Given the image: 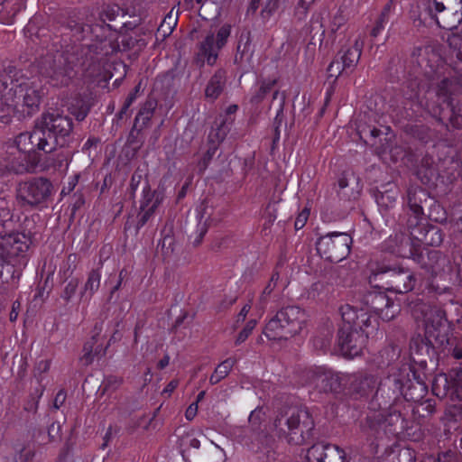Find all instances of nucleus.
<instances>
[{"label": "nucleus", "mask_w": 462, "mask_h": 462, "mask_svg": "<svg viewBox=\"0 0 462 462\" xmlns=\"http://www.w3.org/2000/svg\"><path fill=\"white\" fill-rule=\"evenodd\" d=\"M340 314L343 323L338 329L337 344L343 356L353 358L362 353L367 339L377 333L378 321L350 305L342 306Z\"/></svg>", "instance_id": "obj_1"}, {"label": "nucleus", "mask_w": 462, "mask_h": 462, "mask_svg": "<svg viewBox=\"0 0 462 462\" xmlns=\"http://www.w3.org/2000/svg\"><path fill=\"white\" fill-rule=\"evenodd\" d=\"M462 86L456 79H444L434 92H428L425 103L427 112L441 123L449 122L455 128L462 127V100L456 103V96Z\"/></svg>", "instance_id": "obj_2"}, {"label": "nucleus", "mask_w": 462, "mask_h": 462, "mask_svg": "<svg viewBox=\"0 0 462 462\" xmlns=\"http://www.w3.org/2000/svg\"><path fill=\"white\" fill-rule=\"evenodd\" d=\"M427 393V385L417 376L410 366H402L397 373L391 374L382 383L374 395L376 401L383 399L384 406L395 402L402 403L403 400L417 402Z\"/></svg>", "instance_id": "obj_3"}, {"label": "nucleus", "mask_w": 462, "mask_h": 462, "mask_svg": "<svg viewBox=\"0 0 462 462\" xmlns=\"http://www.w3.org/2000/svg\"><path fill=\"white\" fill-rule=\"evenodd\" d=\"M14 86V94L8 97L12 102L5 106L8 118L12 115L25 117L36 114L45 94L40 76L28 71H15Z\"/></svg>", "instance_id": "obj_4"}, {"label": "nucleus", "mask_w": 462, "mask_h": 462, "mask_svg": "<svg viewBox=\"0 0 462 462\" xmlns=\"http://www.w3.org/2000/svg\"><path fill=\"white\" fill-rule=\"evenodd\" d=\"M68 28L77 41L89 40L91 43L87 46L97 55L108 56L117 49L115 42L116 30L114 25L103 20L97 19L92 23L70 21Z\"/></svg>", "instance_id": "obj_5"}, {"label": "nucleus", "mask_w": 462, "mask_h": 462, "mask_svg": "<svg viewBox=\"0 0 462 462\" xmlns=\"http://www.w3.org/2000/svg\"><path fill=\"white\" fill-rule=\"evenodd\" d=\"M274 427L289 443L302 445L311 437L314 420L306 409L287 407L279 411Z\"/></svg>", "instance_id": "obj_6"}, {"label": "nucleus", "mask_w": 462, "mask_h": 462, "mask_svg": "<svg viewBox=\"0 0 462 462\" xmlns=\"http://www.w3.org/2000/svg\"><path fill=\"white\" fill-rule=\"evenodd\" d=\"M307 322V314L298 306H286L280 309L269 319L263 334L270 340H286L303 329Z\"/></svg>", "instance_id": "obj_7"}, {"label": "nucleus", "mask_w": 462, "mask_h": 462, "mask_svg": "<svg viewBox=\"0 0 462 462\" xmlns=\"http://www.w3.org/2000/svg\"><path fill=\"white\" fill-rule=\"evenodd\" d=\"M73 129L72 119L59 111L53 110L42 116L40 130L46 136V146L51 147V152L57 146H64L67 143V138Z\"/></svg>", "instance_id": "obj_8"}, {"label": "nucleus", "mask_w": 462, "mask_h": 462, "mask_svg": "<svg viewBox=\"0 0 462 462\" xmlns=\"http://www.w3.org/2000/svg\"><path fill=\"white\" fill-rule=\"evenodd\" d=\"M39 72L49 84L57 88L68 86L74 77L71 63L61 52L42 58L39 62Z\"/></svg>", "instance_id": "obj_9"}, {"label": "nucleus", "mask_w": 462, "mask_h": 462, "mask_svg": "<svg viewBox=\"0 0 462 462\" xmlns=\"http://www.w3.org/2000/svg\"><path fill=\"white\" fill-rule=\"evenodd\" d=\"M426 10L440 28L452 30L462 23V0H429Z\"/></svg>", "instance_id": "obj_10"}, {"label": "nucleus", "mask_w": 462, "mask_h": 462, "mask_svg": "<svg viewBox=\"0 0 462 462\" xmlns=\"http://www.w3.org/2000/svg\"><path fill=\"white\" fill-rule=\"evenodd\" d=\"M344 375L322 366L310 367L302 371L303 383L322 393H339L344 389Z\"/></svg>", "instance_id": "obj_11"}, {"label": "nucleus", "mask_w": 462, "mask_h": 462, "mask_svg": "<svg viewBox=\"0 0 462 462\" xmlns=\"http://www.w3.org/2000/svg\"><path fill=\"white\" fill-rule=\"evenodd\" d=\"M52 191L53 186L48 179L37 177L19 183L16 197L22 205L33 208L44 204Z\"/></svg>", "instance_id": "obj_12"}, {"label": "nucleus", "mask_w": 462, "mask_h": 462, "mask_svg": "<svg viewBox=\"0 0 462 462\" xmlns=\"http://www.w3.org/2000/svg\"><path fill=\"white\" fill-rule=\"evenodd\" d=\"M351 236L345 232H332L319 237L316 246L319 254L332 263H338L350 253Z\"/></svg>", "instance_id": "obj_13"}, {"label": "nucleus", "mask_w": 462, "mask_h": 462, "mask_svg": "<svg viewBox=\"0 0 462 462\" xmlns=\"http://www.w3.org/2000/svg\"><path fill=\"white\" fill-rule=\"evenodd\" d=\"M385 400H387V395H384L383 399L376 401L383 411L375 415L374 419H376L379 428H382L386 433L398 435L408 428V421L401 409L402 404L400 402H392V403L384 406L383 402Z\"/></svg>", "instance_id": "obj_14"}, {"label": "nucleus", "mask_w": 462, "mask_h": 462, "mask_svg": "<svg viewBox=\"0 0 462 462\" xmlns=\"http://www.w3.org/2000/svg\"><path fill=\"white\" fill-rule=\"evenodd\" d=\"M5 147V153L0 156V177L9 172L23 174L34 171L37 166L34 155L19 151L15 147Z\"/></svg>", "instance_id": "obj_15"}, {"label": "nucleus", "mask_w": 462, "mask_h": 462, "mask_svg": "<svg viewBox=\"0 0 462 462\" xmlns=\"http://www.w3.org/2000/svg\"><path fill=\"white\" fill-rule=\"evenodd\" d=\"M231 33V26L225 24L219 28L217 35L209 32L205 39L199 43L197 53V60L203 66L205 63L209 66L215 65L218 57V51L226 45Z\"/></svg>", "instance_id": "obj_16"}, {"label": "nucleus", "mask_w": 462, "mask_h": 462, "mask_svg": "<svg viewBox=\"0 0 462 462\" xmlns=\"http://www.w3.org/2000/svg\"><path fill=\"white\" fill-rule=\"evenodd\" d=\"M362 302L365 309L356 310L357 311L364 310L369 316L368 311H373L380 316L384 321H390L394 319L400 312V304L392 300L384 292L378 291H370L366 292L363 298Z\"/></svg>", "instance_id": "obj_17"}, {"label": "nucleus", "mask_w": 462, "mask_h": 462, "mask_svg": "<svg viewBox=\"0 0 462 462\" xmlns=\"http://www.w3.org/2000/svg\"><path fill=\"white\" fill-rule=\"evenodd\" d=\"M425 336L435 349L444 351L449 345H452L449 326L447 319L439 313L426 318Z\"/></svg>", "instance_id": "obj_18"}, {"label": "nucleus", "mask_w": 462, "mask_h": 462, "mask_svg": "<svg viewBox=\"0 0 462 462\" xmlns=\"http://www.w3.org/2000/svg\"><path fill=\"white\" fill-rule=\"evenodd\" d=\"M46 136L40 128L32 133L24 132L19 134L14 140L5 143V146L15 147L19 151L31 153V151L37 148L45 152H51V147L46 146Z\"/></svg>", "instance_id": "obj_19"}, {"label": "nucleus", "mask_w": 462, "mask_h": 462, "mask_svg": "<svg viewBox=\"0 0 462 462\" xmlns=\"http://www.w3.org/2000/svg\"><path fill=\"white\" fill-rule=\"evenodd\" d=\"M306 457L309 462H344L346 453L337 445L319 442L308 449Z\"/></svg>", "instance_id": "obj_20"}, {"label": "nucleus", "mask_w": 462, "mask_h": 462, "mask_svg": "<svg viewBox=\"0 0 462 462\" xmlns=\"http://www.w3.org/2000/svg\"><path fill=\"white\" fill-rule=\"evenodd\" d=\"M377 384L374 375L359 372L356 374H345L344 388L348 386L352 394L365 396L374 391Z\"/></svg>", "instance_id": "obj_21"}, {"label": "nucleus", "mask_w": 462, "mask_h": 462, "mask_svg": "<svg viewBox=\"0 0 462 462\" xmlns=\"http://www.w3.org/2000/svg\"><path fill=\"white\" fill-rule=\"evenodd\" d=\"M387 289L396 293H406L415 285V278L409 269L393 268L386 272Z\"/></svg>", "instance_id": "obj_22"}, {"label": "nucleus", "mask_w": 462, "mask_h": 462, "mask_svg": "<svg viewBox=\"0 0 462 462\" xmlns=\"http://www.w3.org/2000/svg\"><path fill=\"white\" fill-rule=\"evenodd\" d=\"M428 198L427 192L419 187H410L407 191L408 206L411 216L408 219L407 226L411 229L419 225L423 216V208L421 203L426 201Z\"/></svg>", "instance_id": "obj_23"}, {"label": "nucleus", "mask_w": 462, "mask_h": 462, "mask_svg": "<svg viewBox=\"0 0 462 462\" xmlns=\"http://www.w3.org/2000/svg\"><path fill=\"white\" fill-rule=\"evenodd\" d=\"M413 58L427 77H432L438 71L441 62L439 55L430 46L420 47L413 51Z\"/></svg>", "instance_id": "obj_24"}, {"label": "nucleus", "mask_w": 462, "mask_h": 462, "mask_svg": "<svg viewBox=\"0 0 462 462\" xmlns=\"http://www.w3.org/2000/svg\"><path fill=\"white\" fill-rule=\"evenodd\" d=\"M18 71L17 69H9L8 72L0 73V119L3 122L8 121V113L5 111V104H9L12 102L11 99L8 98L9 96L13 97L14 94V72Z\"/></svg>", "instance_id": "obj_25"}, {"label": "nucleus", "mask_w": 462, "mask_h": 462, "mask_svg": "<svg viewBox=\"0 0 462 462\" xmlns=\"http://www.w3.org/2000/svg\"><path fill=\"white\" fill-rule=\"evenodd\" d=\"M386 249L397 255L409 258L414 254V245L411 238L403 233H396L385 242Z\"/></svg>", "instance_id": "obj_26"}, {"label": "nucleus", "mask_w": 462, "mask_h": 462, "mask_svg": "<svg viewBox=\"0 0 462 462\" xmlns=\"http://www.w3.org/2000/svg\"><path fill=\"white\" fill-rule=\"evenodd\" d=\"M10 227L0 231V237L5 239V248L8 252L9 258L17 256L25 252L29 245L26 236L22 233L8 232Z\"/></svg>", "instance_id": "obj_27"}, {"label": "nucleus", "mask_w": 462, "mask_h": 462, "mask_svg": "<svg viewBox=\"0 0 462 462\" xmlns=\"http://www.w3.org/2000/svg\"><path fill=\"white\" fill-rule=\"evenodd\" d=\"M143 197L140 203L141 212L138 215L137 229H140L147 223L160 204L158 196L155 197L154 192L148 187L143 188Z\"/></svg>", "instance_id": "obj_28"}, {"label": "nucleus", "mask_w": 462, "mask_h": 462, "mask_svg": "<svg viewBox=\"0 0 462 462\" xmlns=\"http://www.w3.org/2000/svg\"><path fill=\"white\" fill-rule=\"evenodd\" d=\"M411 355L414 362L426 364L427 358L432 359L436 349L434 346L425 338L418 336L413 337L410 344Z\"/></svg>", "instance_id": "obj_29"}, {"label": "nucleus", "mask_w": 462, "mask_h": 462, "mask_svg": "<svg viewBox=\"0 0 462 462\" xmlns=\"http://www.w3.org/2000/svg\"><path fill=\"white\" fill-rule=\"evenodd\" d=\"M363 47L364 40L357 38L352 47L339 52L337 59L347 69H353L361 57Z\"/></svg>", "instance_id": "obj_30"}, {"label": "nucleus", "mask_w": 462, "mask_h": 462, "mask_svg": "<svg viewBox=\"0 0 462 462\" xmlns=\"http://www.w3.org/2000/svg\"><path fill=\"white\" fill-rule=\"evenodd\" d=\"M226 85V71L218 69L209 79L206 89L205 96L211 100L217 99L224 90Z\"/></svg>", "instance_id": "obj_31"}, {"label": "nucleus", "mask_w": 462, "mask_h": 462, "mask_svg": "<svg viewBox=\"0 0 462 462\" xmlns=\"http://www.w3.org/2000/svg\"><path fill=\"white\" fill-rule=\"evenodd\" d=\"M157 107V101L154 98H148L141 106L134 124V128L141 131L147 126Z\"/></svg>", "instance_id": "obj_32"}, {"label": "nucleus", "mask_w": 462, "mask_h": 462, "mask_svg": "<svg viewBox=\"0 0 462 462\" xmlns=\"http://www.w3.org/2000/svg\"><path fill=\"white\" fill-rule=\"evenodd\" d=\"M430 267L432 273L438 275L441 273L450 272L452 269L450 259L441 252L432 250L429 253Z\"/></svg>", "instance_id": "obj_33"}, {"label": "nucleus", "mask_w": 462, "mask_h": 462, "mask_svg": "<svg viewBox=\"0 0 462 462\" xmlns=\"http://www.w3.org/2000/svg\"><path fill=\"white\" fill-rule=\"evenodd\" d=\"M101 274L97 270H92L88 273L87 282L80 291V300L83 301H89L96 291L100 287Z\"/></svg>", "instance_id": "obj_34"}, {"label": "nucleus", "mask_w": 462, "mask_h": 462, "mask_svg": "<svg viewBox=\"0 0 462 462\" xmlns=\"http://www.w3.org/2000/svg\"><path fill=\"white\" fill-rule=\"evenodd\" d=\"M393 1L390 0L381 11L378 18L375 20L374 26L372 28L370 32V36L372 38H376L381 32L384 29L385 25L389 23L391 17L393 13Z\"/></svg>", "instance_id": "obj_35"}, {"label": "nucleus", "mask_w": 462, "mask_h": 462, "mask_svg": "<svg viewBox=\"0 0 462 462\" xmlns=\"http://www.w3.org/2000/svg\"><path fill=\"white\" fill-rule=\"evenodd\" d=\"M452 386L449 374H437L432 381V393L439 398L447 396L449 389Z\"/></svg>", "instance_id": "obj_36"}, {"label": "nucleus", "mask_w": 462, "mask_h": 462, "mask_svg": "<svg viewBox=\"0 0 462 462\" xmlns=\"http://www.w3.org/2000/svg\"><path fill=\"white\" fill-rule=\"evenodd\" d=\"M236 360L235 358H226L223 362H221L215 369L214 373L211 374L209 378V383L211 384H217L221 380L226 378L234 365H236Z\"/></svg>", "instance_id": "obj_37"}, {"label": "nucleus", "mask_w": 462, "mask_h": 462, "mask_svg": "<svg viewBox=\"0 0 462 462\" xmlns=\"http://www.w3.org/2000/svg\"><path fill=\"white\" fill-rule=\"evenodd\" d=\"M310 43L321 46L325 37V29L319 17L312 18L310 24Z\"/></svg>", "instance_id": "obj_38"}, {"label": "nucleus", "mask_w": 462, "mask_h": 462, "mask_svg": "<svg viewBox=\"0 0 462 462\" xmlns=\"http://www.w3.org/2000/svg\"><path fill=\"white\" fill-rule=\"evenodd\" d=\"M69 109L78 121H82L89 112V105L81 97H75Z\"/></svg>", "instance_id": "obj_39"}, {"label": "nucleus", "mask_w": 462, "mask_h": 462, "mask_svg": "<svg viewBox=\"0 0 462 462\" xmlns=\"http://www.w3.org/2000/svg\"><path fill=\"white\" fill-rule=\"evenodd\" d=\"M271 441L272 437H270L266 432L261 431L254 434V439L251 441V443L245 442V444L250 449L257 452L268 447Z\"/></svg>", "instance_id": "obj_40"}, {"label": "nucleus", "mask_w": 462, "mask_h": 462, "mask_svg": "<svg viewBox=\"0 0 462 462\" xmlns=\"http://www.w3.org/2000/svg\"><path fill=\"white\" fill-rule=\"evenodd\" d=\"M276 84L275 79H264L261 82L259 89L251 97V102L258 104L263 101L266 95L271 92L274 85Z\"/></svg>", "instance_id": "obj_41"}, {"label": "nucleus", "mask_w": 462, "mask_h": 462, "mask_svg": "<svg viewBox=\"0 0 462 462\" xmlns=\"http://www.w3.org/2000/svg\"><path fill=\"white\" fill-rule=\"evenodd\" d=\"M448 43L452 50V53L457 60L462 61V32L449 35L448 38Z\"/></svg>", "instance_id": "obj_42"}, {"label": "nucleus", "mask_w": 462, "mask_h": 462, "mask_svg": "<svg viewBox=\"0 0 462 462\" xmlns=\"http://www.w3.org/2000/svg\"><path fill=\"white\" fill-rule=\"evenodd\" d=\"M77 255L69 254L67 257L66 263L63 266L60 267L59 274L61 276L63 281H67L71 277L75 268H76Z\"/></svg>", "instance_id": "obj_43"}, {"label": "nucleus", "mask_w": 462, "mask_h": 462, "mask_svg": "<svg viewBox=\"0 0 462 462\" xmlns=\"http://www.w3.org/2000/svg\"><path fill=\"white\" fill-rule=\"evenodd\" d=\"M177 24V18L172 16L171 14H168L161 23L158 28V33L163 38L169 36Z\"/></svg>", "instance_id": "obj_44"}, {"label": "nucleus", "mask_w": 462, "mask_h": 462, "mask_svg": "<svg viewBox=\"0 0 462 462\" xmlns=\"http://www.w3.org/2000/svg\"><path fill=\"white\" fill-rule=\"evenodd\" d=\"M123 383V379L115 375L106 376L101 384L102 393L115 392Z\"/></svg>", "instance_id": "obj_45"}, {"label": "nucleus", "mask_w": 462, "mask_h": 462, "mask_svg": "<svg viewBox=\"0 0 462 462\" xmlns=\"http://www.w3.org/2000/svg\"><path fill=\"white\" fill-rule=\"evenodd\" d=\"M120 14V8L116 5L110 6L107 5L103 8L101 13L99 14L98 20H103L105 23H110L116 19V17Z\"/></svg>", "instance_id": "obj_46"}, {"label": "nucleus", "mask_w": 462, "mask_h": 462, "mask_svg": "<svg viewBox=\"0 0 462 462\" xmlns=\"http://www.w3.org/2000/svg\"><path fill=\"white\" fill-rule=\"evenodd\" d=\"M79 284V281L78 278H71L65 285L60 297L65 301H67V302L71 300V298L75 295V293L78 290Z\"/></svg>", "instance_id": "obj_47"}, {"label": "nucleus", "mask_w": 462, "mask_h": 462, "mask_svg": "<svg viewBox=\"0 0 462 462\" xmlns=\"http://www.w3.org/2000/svg\"><path fill=\"white\" fill-rule=\"evenodd\" d=\"M449 377L457 395H462V367L452 368L449 371Z\"/></svg>", "instance_id": "obj_48"}, {"label": "nucleus", "mask_w": 462, "mask_h": 462, "mask_svg": "<svg viewBox=\"0 0 462 462\" xmlns=\"http://www.w3.org/2000/svg\"><path fill=\"white\" fill-rule=\"evenodd\" d=\"M413 411L420 416L426 417L435 411V403L430 400H426L419 403Z\"/></svg>", "instance_id": "obj_49"}, {"label": "nucleus", "mask_w": 462, "mask_h": 462, "mask_svg": "<svg viewBox=\"0 0 462 462\" xmlns=\"http://www.w3.org/2000/svg\"><path fill=\"white\" fill-rule=\"evenodd\" d=\"M256 324H257L256 319H250L246 323L245 328L242 329V331H240V333L238 334V336L235 341V344L240 345L243 342H245L247 339V337H249V335L252 333L254 328H255Z\"/></svg>", "instance_id": "obj_50"}, {"label": "nucleus", "mask_w": 462, "mask_h": 462, "mask_svg": "<svg viewBox=\"0 0 462 462\" xmlns=\"http://www.w3.org/2000/svg\"><path fill=\"white\" fill-rule=\"evenodd\" d=\"M347 69L337 58L329 64L328 68V77L337 79L344 70Z\"/></svg>", "instance_id": "obj_51"}, {"label": "nucleus", "mask_w": 462, "mask_h": 462, "mask_svg": "<svg viewBox=\"0 0 462 462\" xmlns=\"http://www.w3.org/2000/svg\"><path fill=\"white\" fill-rule=\"evenodd\" d=\"M331 341L332 334L330 333V331H328V334L324 338L320 337H316L313 340V345L316 348L325 352L329 348Z\"/></svg>", "instance_id": "obj_52"}, {"label": "nucleus", "mask_w": 462, "mask_h": 462, "mask_svg": "<svg viewBox=\"0 0 462 462\" xmlns=\"http://www.w3.org/2000/svg\"><path fill=\"white\" fill-rule=\"evenodd\" d=\"M228 132V127L225 120H223L217 129L212 130L209 134V138L213 140L215 138L217 141H223Z\"/></svg>", "instance_id": "obj_53"}, {"label": "nucleus", "mask_w": 462, "mask_h": 462, "mask_svg": "<svg viewBox=\"0 0 462 462\" xmlns=\"http://www.w3.org/2000/svg\"><path fill=\"white\" fill-rule=\"evenodd\" d=\"M346 15H345L341 11L337 12L331 22V31L333 32H337L346 23Z\"/></svg>", "instance_id": "obj_54"}, {"label": "nucleus", "mask_w": 462, "mask_h": 462, "mask_svg": "<svg viewBox=\"0 0 462 462\" xmlns=\"http://www.w3.org/2000/svg\"><path fill=\"white\" fill-rule=\"evenodd\" d=\"M282 0H268L262 10V16L269 18L280 6Z\"/></svg>", "instance_id": "obj_55"}, {"label": "nucleus", "mask_w": 462, "mask_h": 462, "mask_svg": "<svg viewBox=\"0 0 462 462\" xmlns=\"http://www.w3.org/2000/svg\"><path fill=\"white\" fill-rule=\"evenodd\" d=\"M93 345L94 343L92 341L87 342L83 346V356L80 357V361L85 365H88L93 362Z\"/></svg>", "instance_id": "obj_56"}, {"label": "nucleus", "mask_w": 462, "mask_h": 462, "mask_svg": "<svg viewBox=\"0 0 462 462\" xmlns=\"http://www.w3.org/2000/svg\"><path fill=\"white\" fill-rule=\"evenodd\" d=\"M274 288L275 284H272V282H268V284L265 286L259 299L261 308H264L268 301L269 296L273 291Z\"/></svg>", "instance_id": "obj_57"}, {"label": "nucleus", "mask_w": 462, "mask_h": 462, "mask_svg": "<svg viewBox=\"0 0 462 462\" xmlns=\"http://www.w3.org/2000/svg\"><path fill=\"white\" fill-rule=\"evenodd\" d=\"M217 151L216 146L209 147L207 152L204 154L202 160L199 162V167L201 171H204L207 167L208 162L211 161L213 156L215 155Z\"/></svg>", "instance_id": "obj_58"}, {"label": "nucleus", "mask_w": 462, "mask_h": 462, "mask_svg": "<svg viewBox=\"0 0 462 462\" xmlns=\"http://www.w3.org/2000/svg\"><path fill=\"white\" fill-rule=\"evenodd\" d=\"M316 0H299L296 11L298 14L302 15H306L311 5L315 3Z\"/></svg>", "instance_id": "obj_59"}, {"label": "nucleus", "mask_w": 462, "mask_h": 462, "mask_svg": "<svg viewBox=\"0 0 462 462\" xmlns=\"http://www.w3.org/2000/svg\"><path fill=\"white\" fill-rule=\"evenodd\" d=\"M262 410L261 409H255L253 411H251L249 416V422L253 426H258L260 424V421L262 420Z\"/></svg>", "instance_id": "obj_60"}, {"label": "nucleus", "mask_w": 462, "mask_h": 462, "mask_svg": "<svg viewBox=\"0 0 462 462\" xmlns=\"http://www.w3.org/2000/svg\"><path fill=\"white\" fill-rule=\"evenodd\" d=\"M396 197L395 196H390L387 193L381 194L380 197L377 198L378 204L385 207H389L391 204L395 202Z\"/></svg>", "instance_id": "obj_61"}, {"label": "nucleus", "mask_w": 462, "mask_h": 462, "mask_svg": "<svg viewBox=\"0 0 462 462\" xmlns=\"http://www.w3.org/2000/svg\"><path fill=\"white\" fill-rule=\"evenodd\" d=\"M308 216H309V213L306 212V211H302L301 213H300L295 220V223H294V226H295V228L296 229H301L305 224H306V221L308 219Z\"/></svg>", "instance_id": "obj_62"}, {"label": "nucleus", "mask_w": 462, "mask_h": 462, "mask_svg": "<svg viewBox=\"0 0 462 462\" xmlns=\"http://www.w3.org/2000/svg\"><path fill=\"white\" fill-rule=\"evenodd\" d=\"M50 367H51V360L44 359V360H41L37 363L35 369L38 373L43 374V373L48 372L50 370Z\"/></svg>", "instance_id": "obj_63"}, {"label": "nucleus", "mask_w": 462, "mask_h": 462, "mask_svg": "<svg viewBox=\"0 0 462 462\" xmlns=\"http://www.w3.org/2000/svg\"><path fill=\"white\" fill-rule=\"evenodd\" d=\"M437 462H457V459L453 453L448 452L439 456Z\"/></svg>", "instance_id": "obj_64"}]
</instances>
